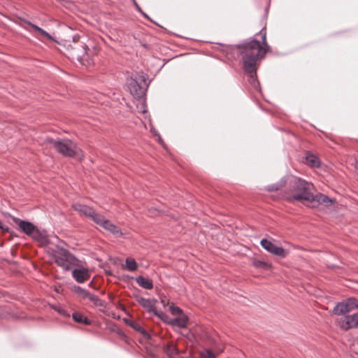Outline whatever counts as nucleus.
I'll return each mask as SVG.
<instances>
[{
    "label": "nucleus",
    "mask_w": 358,
    "mask_h": 358,
    "mask_svg": "<svg viewBox=\"0 0 358 358\" xmlns=\"http://www.w3.org/2000/svg\"><path fill=\"white\" fill-rule=\"evenodd\" d=\"M262 40V45L256 39H252L244 42L238 46L240 53L242 57L245 71L250 73L251 77L256 73V64L259 58L264 57L268 50V45L266 43V32L265 28H263L260 32Z\"/></svg>",
    "instance_id": "nucleus-1"
},
{
    "label": "nucleus",
    "mask_w": 358,
    "mask_h": 358,
    "mask_svg": "<svg viewBox=\"0 0 358 358\" xmlns=\"http://www.w3.org/2000/svg\"><path fill=\"white\" fill-rule=\"evenodd\" d=\"M289 189L284 194V197L287 201L306 203L315 200L313 193L314 187L312 183L297 177H292L289 181Z\"/></svg>",
    "instance_id": "nucleus-2"
},
{
    "label": "nucleus",
    "mask_w": 358,
    "mask_h": 358,
    "mask_svg": "<svg viewBox=\"0 0 358 358\" xmlns=\"http://www.w3.org/2000/svg\"><path fill=\"white\" fill-rule=\"evenodd\" d=\"M46 141L51 147L64 156L73 157L78 155L79 157H83L81 150L71 140H54L48 138Z\"/></svg>",
    "instance_id": "nucleus-3"
},
{
    "label": "nucleus",
    "mask_w": 358,
    "mask_h": 358,
    "mask_svg": "<svg viewBox=\"0 0 358 358\" xmlns=\"http://www.w3.org/2000/svg\"><path fill=\"white\" fill-rule=\"evenodd\" d=\"M55 263L65 271L77 265L78 259L66 249L59 248L52 255Z\"/></svg>",
    "instance_id": "nucleus-4"
},
{
    "label": "nucleus",
    "mask_w": 358,
    "mask_h": 358,
    "mask_svg": "<svg viewBox=\"0 0 358 358\" xmlns=\"http://www.w3.org/2000/svg\"><path fill=\"white\" fill-rule=\"evenodd\" d=\"M355 308H358V300L355 298H349L337 303L334 308V312L336 315H343Z\"/></svg>",
    "instance_id": "nucleus-5"
},
{
    "label": "nucleus",
    "mask_w": 358,
    "mask_h": 358,
    "mask_svg": "<svg viewBox=\"0 0 358 358\" xmlns=\"http://www.w3.org/2000/svg\"><path fill=\"white\" fill-rule=\"evenodd\" d=\"M73 209L80 215L85 216L96 223V218L100 217V214L96 213L95 210L86 205L76 203L73 205Z\"/></svg>",
    "instance_id": "nucleus-6"
},
{
    "label": "nucleus",
    "mask_w": 358,
    "mask_h": 358,
    "mask_svg": "<svg viewBox=\"0 0 358 358\" xmlns=\"http://www.w3.org/2000/svg\"><path fill=\"white\" fill-rule=\"evenodd\" d=\"M96 224H99L100 227H103L116 236H120L122 235L120 229L117 226L111 223L109 220H106L101 215L100 217H97L96 218Z\"/></svg>",
    "instance_id": "nucleus-7"
},
{
    "label": "nucleus",
    "mask_w": 358,
    "mask_h": 358,
    "mask_svg": "<svg viewBox=\"0 0 358 358\" xmlns=\"http://www.w3.org/2000/svg\"><path fill=\"white\" fill-rule=\"evenodd\" d=\"M260 243L263 248L278 257H285L287 255V252L282 247L274 245L270 241L262 239Z\"/></svg>",
    "instance_id": "nucleus-8"
},
{
    "label": "nucleus",
    "mask_w": 358,
    "mask_h": 358,
    "mask_svg": "<svg viewBox=\"0 0 358 358\" xmlns=\"http://www.w3.org/2000/svg\"><path fill=\"white\" fill-rule=\"evenodd\" d=\"M72 276L78 283H83L90 278V271L87 268L80 266L72 270Z\"/></svg>",
    "instance_id": "nucleus-9"
},
{
    "label": "nucleus",
    "mask_w": 358,
    "mask_h": 358,
    "mask_svg": "<svg viewBox=\"0 0 358 358\" xmlns=\"http://www.w3.org/2000/svg\"><path fill=\"white\" fill-rule=\"evenodd\" d=\"M14 222L23 233L30 237L32 234L36 231V229L37 228L31 222L26 220H22L19 218H14Z\"/></svg>",
    "instance_id": "nucleus-10"
},
{
    "label": "nucleus",
    "mask_w": 358,
    "mask_h": 358,
    "mask_svg": "<svg viewBox=\"0 0 358 358\" xmlns=\"http://www.w3.org/2000/svg\"><path fill=\"white\" fill-rule=\"evenodd\" d=\"M340 326L343 329L358 327V313L347 315L340 322Z\"/></svg>",
    "instance_id": "nucleus-11"
},
{
    "label": "nucleus",
    "mask_w": 358,
    "mask_h": 358,
    "mask_svg": "<svg viewBox=\"0 0 358 358\" xmlns=\"http://www.w3.org/2000/svg\"><path fill=\"white\" fill-rule=\"evenodd\" d=\"M128 88L131 94L135 97H141L144 94V89L135 80H131L128 83Z\"/></svg>",
    "instance_id": "nucleus-12"
},
{
    "label": "nucleus",
    "mask_w": 358,
    "mask_h": 358,
    "mask_svg": "<svg viewBox=\"0 0 358 358\" xmlns=\"http://www.w3.org/2000/svg\"><path fill=\"white\" fill-rule=\"evenodd\" d=\"M136 300L141 306L146 308L149 313H154V312L155 311V307L151 299H145L140 296H136Z\"/></svg>",
    "instance_id": "nucleus-13"
},
{
    "label": "nucleus",
    "mask_w": 358,
    "mask_h": 358,
    "mask_svg": "<svg viewBox=\"0 0 358 358\" xmlns=\"http://www.w3.org/2000/svg\"><path fill=\"white\" fill-rule=\"evenodd\" d=\"M31 237L41 245H45L49 243L48 238L45 233L44 231H41L37 228L36 229V231L32 234Z\"/></svg>",
    "instance_id": "nucleus-14"
},
{
    "label": "nucleus",
    "mask_w": 358,
    "mask_h": 358,
    "mask_svg": "<svg viewBox=\"0 0 358 358\" xmlns=\"http://www.w3.org/2000/svg\"><path fill=\"white\" fill-rule=\"evenodd\" d=\"M22 22L24 23L27 24V25L30 26L31 27H32L34 29V30L36 32H37L38 34H40L41 36L47 39H49L50 41L54 40L53 38L47 31H45V30H43L38 26L31 23V22H29L28 20H22Z\"/></svg>",
    "instance_id": "nucleus-15"
},
{
    "label": "nucleus",
    "mask_w": 358,
    "mask_h": 358,
    "mask_svg": "<svg viewBox=\"0 0 358 358\" xmlns=\"http://www.w3.org/2000/svg\"><path fill=\"white\" fill-rule=\"evenodd\" d=\"M135 280L140 287L144 289H152L153 288L152 281L148 278L139 275L136 278Z\"/></svg>",
    "instance_id": "nucleus-16"
},
{
    "label": "nucleus",
    "mask_w": 358,
    "mask_h": 358,
    "mask_svg": "<svg viewBox=\"0 0 358 358\" xmlns=\"http://www.w3.org/2000/svg\"><path fill=\"white\" fill-rule=\"evenodd\" d=\"M188 322V318L187 316L183 315L181 317H177L174 319L170 320L169 324L172 325L173 327H178L179 328H185L187 327Z\"/></svg>",
    "instance_id": "nucleus-17"
},
{
    "label": "nucleus",
    "mask_w": 358,
    "mask_h": 358,
    "mask_svg": "<svg viewBox=\"0 0 358 358\" xmlns=\"http://www.w3.org/2000/svg\"><path fill=\"white\" fill-rule=\"evenodd\" d=\"M306 162L307 164L312 167H319L320 166V160L319 158L310 153H308L306 157Z\"/></svg>",
    "instance_id": "nucleus-18"
},
{
    "label": "nucleus",
    "mask_w": 358,
    "mask_h": 358,
    "mask_svg": "<svg viewBox=\"0 0 358 358\" xmlns=\"http://www.w3.org/2000/svg\"><path fill=\"white\" fill-rule=\"evenodd\" d=\"M87 299H88L94 306L105 307V302L97 296L91 294L90 292L87 295Z\"/></svg>",
    "instance_id": "nucleus-19"
},
{
    "label": "nucleus",
    "mask_w": 358,
    "mask_h": 358,
    "mask_svg": "<svg viewBox=\"0 0 358 358\" xmlns=\"http://www.w3.org/2000/svg\"><path fill=\"white\" fill-rule=\"evenodd\" d=\"M72 317H73V319L78 323L85 324H91L90 320H88L86 317H85L83 315H82L80 313H73Z\"/></svg>",
    "instance_id": "nucleus-20"
},
{
    "label": "nucleus",
    "mask_w": 358,
    "mask_h": 358,
    "mask_svg": "<svg viewBox=\"0 0 358 358\" xmlns=\"http://www.w3.org/2000/svg\"><path fill=\"white\" fill-rule=\"evenodd\" d=\"M124 268L129 271H134L137 269L138 265L134 259L127 258Z\"/></svg>",
    "instance_id": "nucleus-21"
},
{
    "label": "nucleus",
    "mask_w": 358,
    "mask_h": 358,
    "mask_svg": "<svg viewBox=\"0 0 358 358\" xmlns=\"http://www.w3.org/2000/svg\"><path fill=\"white\" fill-rule=\"evenodd\" d=\"M73 291L83 299H87V296L90 293V292L82 288L80 286H74L73 287Z\"/></svg>",
    "instance_id": "nucleus-22"
},
{
    "label": "nucleus",
    "mask_w": 358,
    "mask_h": 358,
    "mask_svg": "<svg viewBox=\"0 0 358 358\" xmlns=\"http://www.w3.org/2000/svg\"><path fill=\"white\" fill-rule=\"evenodd\" d=\"M165 351L169 357H174L179 353L178 348L173 343L168 345L165 348Z\"/></svg>",
    "instance_id": "nucleus-23"
},
{
    "label": "nucleus",
    "mask_w": 358,
    "mask_h": 358,
    "mask_svg": "<svg viewBox=\"0 0 358 358\" xmlns=\"http://www.w3.org/2000/svg\"><path fill=\"white\" fill-rule=\"evenodd\" d=\"M252 265L257 268H264L265 270H268L271 268L270 264L261 260H255L252 262Z\"/></svg>",
    "instance_id": "nucleus-24"
},
{
    "label": "nucleus",
    "mask_w": 358,
    "mask_h": 358,
    "mask_svg": "<svg viewBox=\"0 0 358 358\" xmlns=\"http://www.w3.org/2000/svg\"><path fill=\"white\" fill-rule=\"evenodd\" d=\"M129 326L132 327L134 330L142 334L143 335L145 336L147 335L146 331L143 329V328L141 327V325L136 322L131 321L129 323Z\"/></svg>",
    "instance_id": "nucleus-25"
},
{
    "label": "nucleus",
    "mask_w": 358,
    "mask_h": 358,
    "mask_svg": "<svg viewBox=\"0 0 358 358\" xmlns=\"http://www.w3.org/2000/svg\"><path fill=\"white\" fill-rule=\"evenodd\" d=\"M315 200L313 201H317L321 203H327V202H331V200L329 199L328 196L323 195L322 194L314 195Z\"/></svg>",
    "instance_id": "nucleus-26"
},
{
    "label": "nucleus",
    "mask_w": 358,
    "mask_h": 358,
    "mask_svg": "<svg viewBox=\"0 0 358 358\" xmlns=\"http://www.w3.org/2000/svg\"><path fill=\"white\" fill-rule=\"evenodd\" d=\"M154 314L167 324H169V322H170L171 319L166 313H163L162 311H157L155 310Z\"/></svg>",
    "instance_id": "nucleus-27"
},
{
    "label": "nucleus",
    "mask_w": 358,
    "mask_h": 358,
    "mask_svg": "<svg viewBox=\"0 0 358 358\" xmlns=\"http://www.w3.org/2000/svg\"><path fill=\"white\" fill-rule=\"evenodd\" d=\"M199 355L201 358H216L215 354L210 350H204Z\"/></svg>",
    "instance_id": "nucleus-28"
},
{
    "label": "nucleus",
    "mask_w": 358,
    "mask_h": 358,
    "mask_svg": "<svg viewBox=\"0 0 358 358\" xmlns=\"http://www.w3.org/2000/svg\"><path fill=\"white\" fill-rule=\"evenodd\" d=\"M169 309L171 314L173 315H179L182 313V310L179 307L174 306L173 305L170 306Z\"/></svg>",
    "instance_id": "nucleus-29"
},
{
    "label": "nucleus",
    "mask_w": 358,
    "mask_h": 358,
    "mask_svg": "<svg viewBox=\"0 0 358 358\" xmlns=\"http://www.w3.org/2000/svg\"><path fill=\"white\" fill-rule=\"evenodd\" d=\"M133 2H134V4L135 6V7L136 8L137 10H138L139 12L142 13H143V11L141 8V7L138 6V4L136 3V0H132Z\"/></svg>",
    "instance_id": "nucleus-30"
},
{
    "label": "nucleus",
    "mask_w": 358,
    "mask_h": 358,
    "mask_svg": "<svg viewBox=\"0 0 358 358\" xmlns=\"http://www.w3.org/2000/svg\"><path fill=\"white\" fill-rule=\"evenodd\" d=\"M278 189V187L275 186V185H273L271 186V187L268 188V190L269 191H273V190H277Z\"/></svg>",
    "instance_id": "nucleus-31"
},
{
    "label": "nucleus",
    "mask_w": 358,
    "mask_h": 358,
    "mask_svg": "<svg viewBox=\"0 0 358 358\" xmlns=\"http://www.w3.org/2000/svg\"><path fill=\"white\" fill-rule=\"evenodd\" d=\"M92 283H93V282H92V281H91V282H90V284H89V286H90V287H91V286L92 285Z\"/></svg>",
    "instance_id": "nucleus-32"
},
{
    "label": "nucleus",
    "mask_w": 358,
    "mask_h": 358,
    "mask_svg": "<svg viewBox=\"0 0 358 358\" xmlns=\"http://www.w3.org/2000/svg\"><path fill=\"white\" fill-rule=\"evenodd\" d=\"M83 56V55H78V57H81Z\"/></svg>",
    "instance_id": "nucleus-33"
},
{
    "label": "nucleus",
    "mask_w": 358,
    "mask_h": 358,
    "mask_svg": "<svg viewBox=\"0 0 358 358\" xmlns=\"http://www.w3.org/2000/svg\"><path fill=\"white\" fill-rule=\"evenodd\" d=\"M357 167H358V162H357Z\"/></svg>",
    "instance_id": "nucleus-34"
}]
</instances>
